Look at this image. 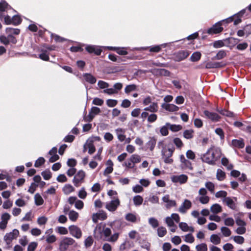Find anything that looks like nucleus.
<instances>
[{
    "label": "nucleus",
    "instance_id": "nucleus-42",
    "mask_svg": "<svg viewBox=\"0 0 251 251\" xmlns=\"http://www.w3.org/2000/svg\"><path fill=\"white\" fill-rule=\"evenodd\" d=\"M214 48H220L224 46H226V45L223 42L222 40H218L215 41L213 43H211Z\"/></svg>",
    "mask_w": 251,
    "mask_h": 251
},
{
    "label": "nucleus",
    "instance_id": "nucleus-25",
    "mask_svg": "<svg viewBox=\"0 0 251 251\" xmlns=\"http://www.w3.org/2000/svg\"><path fill=\"white\" fill-rule=\"evenodd\" d=\"M201 53L199 51H194L191 55L189 60L195 62L198 61L201 58Z\"/></svg>",
    "mask_w": 251,
    "mask_h": 251
},
{
    "label": "nucleus",
    "instance_id": "nucleus-24",
    "mask_svg": "<svg viewBox=\"0 0 251 251\" xmlns=\"http://www.w3.org/2000/svg\"><path fill=\"white\" fill-rule=\"evenodd\" d=\"M179 228L184 232L190 231L191 232L194 231V228L192 226H189L187 223L184 222H181L179 224Z\"/></svg>",
    "mask_w": 251,
    "mask_h": 251
},
{
    "label": "nucleus",
    "instance_id": "nucleus-34",
    "mask_svg": "<svg viewBox=\"0 0 251 251\" xmlns=\"http://www.w3.org/2000/svg\"><path fill=\"white\" fill-rule=\"evenodd\" d=\"M226 55V53L225 50H220L216 54L212 57V59L220 60L224 58Z\"/></svg>",
    "mask_w": 251,
    "mask_h": 251
},
{
    "label": "nucleus",
    "instance_id": "nucleus-11",
    "mask_svg": "<svg viewBox=\"0 0 251 251\" xmlns=\"http://www.w3.org/2000/svg\"><path fill=\"white\" fill-rule=\"evenodd\" d=\"M19 230L14 229L12 232L6 233L4 237V240L6 242L7 245H9L12 240L16 239L19 235Z\"/></svg>",
    "mask_w": 251,
    "mask_h": 251
},
{
    "label": "nucleus",
    "instance_id": "nucleus-5",
    "mask_svg": "<svg viewBox=\"0 0 251 251\" xmlns=\"http://www.w3.org/2000/svg\"><path fill=\"white\" fill-rule=\"evenodd\" d=\"M75 240L71 238L64 237L59 243V250L60 251H66L69 246L73 245L75 243Z\"/></svg>",
    "mask_w": 251,
    "mask_h": 251
},
{
    "label": "nucleus",
    "instance_id": "nucleus-17",
    "mask_svg": "<svg viewBox=\"0 0 251 251\" xmlns=\"http://www.w3.org/2000/svg\"><path fill=\"white\" fill-rule=\"evenodd\" d=\"M226 64H201L197 68L199 69H214L225 67Z\"/></svg>",
    "mask_w": 251,
    "mask_h": 251
},
{
    "label": "nucleus",
    "instance_id": "nucleus-55",
    "mask_svg": "<svg viewBox=\"0 0 251 251\" xmlns=\"http://www.w3.org/2000/svg\"><path fill=\"white\" fill-rule=\"evenodd\" d=\"M197 251H207V247L206 244L201 243L196 247Z\"/></svg>",
    "mask_w": 251,
    "mask_h": 251
},
{
    "label": "nucleus",
    "instance_id": "nucleus-51",
    "mask_svg": "<svg viewBox=\"0 0 251 251\" xmlns=\"http://www.w3.org/2000/svg\"><path fill=\"white\" fill-rule=\"evenodd\" d=\"M8 6H9V4L5 0H1L0 1V11H5Z\"/></svg>",
    "mask_w": 251,
    "mask_h": 251
},
{
    "label": "nucleus",
    "instance_id": "nucleus-20",
    "mask_svg": "<svg viewBox=\"0 0 251 251\" xmlns=\"http://www.w3.org/2000/svg\"><path fill=\"white\" fill-rule=\"evenodd\" d=\"M180 160L181 162V165L183 168L189 169L191 170L193 169L191 162L186 159L184 155L182 154L180 156Z\"/></svg>",
    "mask_w": 251,
    "mask_h": 251
},
{
    "label": "nucleus",
    "instance_id": "nucleus-31",
    "mask_svg": "<svg viewBox=\"0 0 251 251\" xmlns=\"http://www.w3.org/2000/svg\"><path fill=\"white\" fill-rule=\"evenodd\" d=\"M83 77L85 80L89 83L94 84L96 82V78L90 74H84Z\"/></svg>",
    "mask_w": 251,
    "mask_h": 251
},
{
    "label": "nucleus",
    "instance_id": "nucleus-62",
    "mask_svg": "<svg viewBox=\"0 0 251 251\" xmlns=\"http://www.w3.org/2000/svg\"><path fill=\"white\" fill-rule=\"evenodd\" d=\"M149 224L151 225L153 228H155L158 226V222L157 220L154 218H151L149 220Z\"/></svg>",
    "mask_w": 251,
    "mask_h": 251
},
{
    "label": "nucleus",
    "instance_id": "nucleus-8",
    "mask_svg": "<svg viewBox=\"0 0 251 251\" xmlns=\"http://www.w3.org/2000/svg\"><path fill=\"white\" fill-rule=\"evenodd\" d=\"M85 173L82 170L79 171L75 175L73 182L75 187H79L84 182Z\"/></svg>",
    "mask_w": 251,
    "mask_h": 251
},
{
    "label": "nucleus",
    "instance_id": "nucleus-56",
    "mask_svg": "<svg viewBox=\"0 0 251 251\" xmlns=\"http://www.w3.org/2000/svg\"><path fill=\"white\" fill-rule=\"evenodd\" d=\"M0 42L5 46L8 45L9 44V41L8 36H5L4 35H0Z\"/></svg>",
    "mask_w": 251,
    "mask_h": 251
},
{
    "label": "nucleus",
    "instance_id": "nucleus-19",
    "mask_svg": "<svg viewBox=\"0 0 251 251\" xmlns=\"http://www.w3.org/2000/svg\"><path fill=\"white\" fill-rule=\"evenodd\" d=\"M187 179L188 176L185 175L174 176L171 177V180L173 182H179L181 184L185 183Z\"/></svg>",
    "mask_w": 251,
    "mask_h": 251
},
{
    "label": "nucleus",
    "instance_id": "nucleus-29",
    "mask_svg": "<svg viewBox=\"0 0 251 251\" xmlns=\"http://www.w3.org/2000/svg\"><path fill=\"white\" fill-rule=\"evenodd\" d=\"M156 139L154 137H150L149 141L147 143L146 146L150 151H152L155 146Z\"/></svg>",
    "mask_w": 251,
    "mask_h": 251
},
{
    "label": "nucleus",
    "instance_id": "nucleus-53",
    "mask_svg": "<svg viewBox=\"0 0 251 251\" xmlns=\"http://www.w3.org/2000/svg\"><path fill=\"white\" fill-rule=\"evenodd\" d=\"M94 242V240L92 236L88 237L84 241V245L86 248L91 247Z\"/></svg>",
    "mask_w": 251,
    "mask_h": 251
},
{
    "label": "nucleus",
    "instance_id": "nucleus-6",
    "mask_svg": "<svg viewBox=\"0 0 251 251\" xmlns=\"http://www.w3.org/2000/svg\"><path fill=\"white\" fill-rule=\"evenodd\" d=\"M190 54V52L187 50H179L175 52L172 58L175 62H180L187 58Z\"/></svg>",
    "mask_w": 251,
    "mask_h": 251
},
{
    "label": "nucleus",
    "instance_id": "nucleus-54",
    "mask_svg": "<svg viewBox=\"0 0 251 251\" xmlns=\"http://www.w3.org/2000/svg\"><path fill=\"white\" fill-rule=\"evenodd\" d=\"M69 50L71 52H82L83 51V49L80 46H72L70 48Z\"/></svg>",
    "mask_w": 251,
    "mask_h": 251
},
{
    "label": "nucleus",
    "instance_id": "nucleus-46",
    "mask_svg": "<svg viewBox=\"0 0 251 251\" xmlns=\"http://www.w3.org/2000/svg\"><path fill=\"white\" fill-rule=\"evenodd\" d=\"M68 215L69 219L72 221H75L78 217V213L74 210L69 211Z\"/></svg>",
    "mask_w": 251,
    "mask_h": 251
},
{
    "label": "nucleus",
    "instance_id": "nucleus-23",
    "mask_svg": "<svg viewBox=\"0 0 251 251\" xmlns=\"http://www.w3.org/2000/svg\"><path fill=\"white\" fill-rule=\"evenodd\" d=\"M11 18L12 25L15 26H17L20 25L22 22V19L21 18V15L17 14L13 15Z\"/></svg>",
    "mask_w": 251,
    "mask_h": 251
},
{
    "label": "nucleus",
    "instance_id": "nucleus-26",
    "mask_svg": "<svg viewBox=\"0 0 251 251\" xmlns=\"http://www.w3.org/2000/svg\"><path fill=\"white\" fill-rule=\"evenodd\" d=\"M162 107L164 108L166 110L172 112L177 111L179 109L178 106L173 104L164 103L162 105Z\"/></svg>",
    "mask_w": 251,
    "mask_h": 251
},
{
    "label": "nucleus",
    "instance_id": "nucleus-7",
    "mask_svg": "<svg viewBox=\"0 0 251 251\" xmlns=\"http://www.w3.org/2000/svg\"><path fill=\"white\" fill-rule=\"evenodd\" d=\"M140 71L144 73L151 72L153 75L156 76H169L170 75L169 71L162 68H154L149 70H141Z\"/></svg>",
    "mask_w": 251,
    "mask_h": 251
},
{
    "label": "nucleus",
    "instance_id": "nucleus-50",
    "mask_svg": "<svg viewBox=\"0 0 251 251\" xmlns=\"http://www.w3.org/2000/svg\"><path fill=\"white\" fill-rule=\"evenodd\" d=\"M130 161L133 164L139 163L141 161L140 156L138 154H133L130 157Z\"/></svg>",
    "mask_w": 251,
    "mask_h": 251
},
{
    "label": "nucleus",
    "instance_id": "nucleus-10",
    "mask_svg": "<svg viewBox=\"0 0 251 251\" xmlns=\"http://www.w3.org/2000/svg\"><path fill=\"white\" fill-rule=\"evenodd\" d=\"M251 34V24H246L245 25L242 26L241 29H239L237 32V35L239 37H243L246 35V37H248Z\"/></svg>",
    "mask_w": 251,
    "mask_h": 251
},
{
    "label": "nucleus",
    "instance_id": "nucleus-21",
    "mask_svg": "<svg viewBox=\"0 0 251 251\" xmlns=\"http://www.w3.org/2000/svg\"><path fill=\"white\" fill-rule=\"evenodd\" d=\"M165 57H167L166 54H163L162 55H159L157 57V59L156 60H152V59L150 60H143L142 61H135L133 63H161L160 62L162 61L163 60L165 59Z\"/></svg>",
    "mask_w": 251,
    "mask_h": 251
},
{
    "label": "nucleus",
    "instance_id": "nucleus-59",
    "mask_svg": "<svg viewBox=\"0 0 251 251\" xmlns=\"http://www.w3.org/2000/svg\"><path fill=\"white\" fill-rule=\"evenodd\" d=\"M232 238L236 243L239 244H243L245 241L244 237L241 236H235Z\"/></svg>",
    "mask_w": 251,
    "mask_h": 251
},
{
    "label": "nucleus",
    "instance_id": "nucleus-58",
    "mask_svg": "<svg viewBox=\"0 0 251 251\" xmlns=\"http://www.w3.org/2000/svg\"><path fill=\"white\" fill-rule=\"evenodd\" d=\"M87 195V193L85 191V188L84 187L81 188V189L78 192V196L80 199H84L86 198Z\"/></svg>",
    "mask_w": 251,
    "mask_h": 251
},
{
    "label": "nucleus",
    "instance_id": "nucleus-47",
    "mask_svg": "<svg viewBox=\"0 0 251 251\" xmlns=\"http://www.w3.org/2000/svg\"><path fill=\"white\" fill-rule=\"evenodd\" d=\"M226 174L222 170L218 169L217 171L216 177L220 181L224 180L225 178Z\"/></svg>",
    "mask_w": 251,
    "mask_h": 251
},
{
    "label": "nucleus",
    "instance_id": "nucleus-22",
    "mask_svg": "<svg viewBox=\"0 0 251 251\" xmlns=\"http://www.w3.org/2000/svg\"><path fill=\"white\" fill-rule=\"evenodd\" d=\"M204 114L207 118L214 122L218 121L220 118V117L218 114L214 112H211L207 110H205Z\"/></svg>",
    "mask_w": 251,
    "mask_h": 251
},
{
    "label": "nucleus",
    "instance_id": "nucleus-64",
    "mask_svg": "<svg viewBox=\"0 0 251 251\" xmlns=\"http://www.w3.org/2000/svg\"><path fill=\"white\" fill-rule=\"evenodd\" d=\"M37 243L33 242L30 243L27 247V251H34L37 247Z\"/></svg>",
    "mask_w": 251,
    "mask_h": 251
},
{
    "label": "nucleus",
    "instance_id": "nucleus-61",
    "mask_svg": "<svg viewBox=\"0 0 251 251\" xmlns=\"http://www.w3.org/2000/svg\"><path fill=\"white\" fill-rule=\"evenodd\" d=\"M248 43L244 42L237 45L236 49L239 50H244L248 47Z\"/></svg>",
    "mask_w": 251,
    "mask_h": 251
},
{
    "label": "nucleus",
    "instance_id": "nucleus-40",
    "mask_svg": "<svg viewBox=\"0 0 251 251\" xmlns=\"http://www.w3.org/2000/svg\"><path fill=\"white\" fill-rule=\"evenodd\" d=\"M210 241L215 245H218L221 243V238L217 234H212L210 238Z\"/></svg>",
    "mask_w": 251,
    "mask_h": 251
},
{
    "label": "nucleus",
    "instance_id": "nucleus-43",
    "mask_svg": "<svg viewBox=\"0 0 251 251\" xmlns=\"http://www.w3.org/2000/svg\"><path fill=\"white\" fill-rule=\"evenodd\" d=\"M134 204L136 206H139L142 204L143 201V198L139 195L136 196L133 198Z\"/></svg>",
    "mask_w": 251,
    "mask_h": 251
},
{
    "label": "nucleus",
    "instance_id": "nucleus-52",
    "mask_svg": "<svg viewBox=\"0 0 251 251\" xmlns=\"http://www.w3.org/2000/svg\"><path fill=\"white\" fill-rule=\"evenodd\" d=\"M41 175L45 180H49L51 177V173L49 170L42 172Z\"/></svg>",
    "mask_w": 251,
    "mask_h": 251
},
{
    "label": "nucleus",
    "instance_id": "nucleus-3",
    "mask_svg": "<svg viewBox=\"0 0 251 251\" xmlns=\"http://www.w3.org/2000/svg\"><path fill=\"white\" fill-rule=\"evenodd\" d=\"M82 45L85 46V51L90 55L100 56L102 52L103 47L101 46L84 44Z\"/></svg>",
    "mask_w": 251,
    "mask_h": 251
},
{
    "label": "nucleus",
    "instance_id": "nucleus-49",
    "mask_svg": "<svg viewBox=\"0 0 251 251\" xmlns=\"http://www.w3.org/2000/svg\"><path fill=\"white\" fill-rule=\"evenodd\" d=\"M223 235L225 237H228L231 234V230L227 227L223 226L221 228Z\"/></svg>",
    "mask_w": 251,
    "mask_h": 251
},
{
    "label": "nucleus",
    "instance_id": "nucleus-1",
    "mask_svg": "<svg viewBox=\"0 0 251 251\" xmlns=\"http://www.w3.org/2000/svg\"><path fill=\"white\" fill-rule=\"evenodd\" d=\"M221 150L219 148L212 147L201 156V159L203 162L213 165L221 157Z\"/></svg>",
    "mask_w": 251,
    "mask_h": 251
},
{
    "label": "nucleus",
    "instance_id": "nucleus-36",
    "mask_svg": "<svg viewBox=\"0 0 251 251\" xmlns=\"http://www.w3.org/2000/svg\"><path fill=\"white\" fill-rule=\"evenodd\" d=\"M125 219L126 221L132 223H135L137 221L136 215L131 213L127 214L125 216Z\"/></svg>",
    "mask_w": 251,
    "mask_h": 251
},
{
    "label": "nucleus",
    "instance_id": "nucleus-30",
    "mask_svg": "<svg viewBox=\"0 0 251 251\" xmlns=\"http://www.w3.org/2000/svg\"><path fill=\"white\" fill-rule=\"evenodd\" d=\"M232 145L234 147L238 148H243L245 144L242 139H240L239 140L237 139H233L232 140Z\"/></svg>",
    "mask_w": 251,
    "mask_h": 251
},
{
    "label": "nucleus",
    "instance_id": "nucleus-35",
    "mask_svg": "<svg viewBox=\"0 0 251 251\" xmlns=\"http://www.w3.org/2000/svg\"><path fill=\"white\" fill-rule=\"evenodd\" d=\"M166 126H169L170 129L173 132L178 131L182 129V126L179 125H171L169 123H167Z\"/></svg>",
    "mask_w": 251,
    "mask_h": 251
},
{
    "label": "nucleus",
    "instance_id": "nucleus-63",
    "mask_svg": "<svg viewBox=\"0 0 251 251\" xmlns=\"http://www.w3.org/2000/svg\"><path fill=\"white\" fill-rule=\"evenodd\" d=\"M194 236L190 233L187 234L185 236V241L187 243H192L194 242Z\"/></svg>",
    "mask_w": 251,
    "mask_h": 251
},
{
    "label": "nucleus",
    "instance_id": "nucleus-28",
    "mask_svg": "<svg viewBox=\"0 0 251 251\" xmlns=\"http://www.w3.org/2000/svg\"><path fill=\"white\" fill-rule=\"evenodd\" d=\"M223 202L226 203V204L231 209H235L236 208V205L233 199L230 197H226L224 199Z\"/></svg>",
    "mask_w": 251,
    "mask_h": 251
},
{
    "label": "nucleus",
    "instance_id": "nucleus-39",
    "mask_svg": "<svg viewBox=\"0 0 251 251\" xmlns=\"http://www.w3.org/2000/svg\"><path fill=\"white\" fill-rule=\"evenodd\" d=\"M74 191L75 188L70 184H66L63 188V191L66 195H68Z\"/></svg>",
    "mask_w": 251,
    "mask_h": 251
},
{
    "label": "nucleus",
    "instance_id": "nucleus-33",
    "mask_svg": "<svg viewBox=\"0 0 251 251\" xmlns=\"http://www.w3.org/2000/svg\"><path fill=\"white\" fill-rule=\"evenodd\" d=\"M194 131L193 129H187L184 131L183 136L186 139H191L194 137Z\"/></svg>",
    "mask_w": 251,
    "mask_h": 251
},
{
    "label": "nucleus",
    "instance_id": "nucleus-32",
    "mask_svg": "<svg viewBox=\"0 0 251 251\" xmlns=\"http://www.w3.org/2000/svg\"><path fill=\"white\" fill-rule=\"evenodd\" d=\"M39 57L42 60L45 61H48L49 60V53L47 50L42 49L41 50V53L39 54Z\"/></svg>",
    "mask_w": 251,
    "mask_h": 251
},
{
    "label": "nucleus",
    "instance_id": "nucleus-12",
    "mask_svg": "<svg viewBox=\"0 0 251 251\" xmlns=\"http://www.w3.org/2000/svg\"><path fill=\"white\" fill-rule=\"evenodd\" d=\"M69 230L70 234L77 239H79L82 236L81 229L76 226L72 225L70 226Z\"/></svg>",
    "mask_w": 251,
    "mask_h": 251
},
{
    "label": "nucleus",
    "instance_id": "nucleus-38",
    "mask_svg": "<svg viewBox=\"0 0 251 251\" xmlns=\"http://www.w3.org/2000/svg\"><path fill=\"white\" fill-rule=\"evenodd\" d=\"M144 110L151 112H155L158 110V105L156 102H153L150 106L146 107Z\"/></svg>",
    "mask_w": 251,
    "mask_h": 251
},
{
    "label": "nucleus",
    "instance_id": "nucleus-57",
    "mask_svg": "<svg viewBox=\"0 0 251 251\" xmlns=\"http://www.w3.org/2000/svg\"><path fill=\"white\" fill-rule=\"evenodd\" d=\"M165 222L169 227H176L173 220L171 217H167L165 219Z\"/></svg>",
    "mask_w": 251,
    "mask_h": 251
},
{
    "label": "nucleus",
    "instance_id": "nucleus-41",
    "mask_svg": "<svg viewBox=\"0 0 251 251\" xmlns=\"http://www.w3.org/2000/svg\"><path fill=\"white\" fill-rule=\"evenodd\" d=\"M157 232L159 237H163L167 234V229L164 226H159L157 229Z\"/></svg>",
    "mask_w": 251,
    "mask_h": 251
},
{
    "label": "nucleus",
    "instance_id": "nucleus-60",
    "mask_svg": "<svg viewBox=\"0 0 251 251\" xmlns=\"http://www.w3.org/2000/svg\"><path fill=\"white\" fill-rule=\"evenodd\" d=\"M46 242L49 244L55 242L56 240V237L54 235H49L46 237Z\"/></svg>",
    "mask_w": 251,
    "mask_h": 251
},
{
    "label": "nucleus",
    "instance_id": "nucleus-16",
    "mask_svg": "<svg viewBox=\"0 0 251 251\" xmlns=\"http://www.w3.org/2000/svg\"><path fill=\"white\" fill-rule=\"evenodd\" d=\"M149 49L151 52H159L160 51V47L159 45H152L149 47H142L140 48H134V50H146Z\"/></svg>",
    "mask_w": 251,
    "mask_h": 251
},
{
    "label": "nucleus",
    "instance_id": "nucleus-4",
    "mask_svg": "<svg viewBox=\"0 0 251 251\" xmlns=\"http://www.w3.org/2000/svg\"><path fill=\"white\" fill-rule=\"evenodd\" d=\"M175 151L174 148L167 149L166 148H163L162 150L161 153L162 158L164 159V161L166 164H172L173 162V159L171 158L173 153Z\"/></svg>",
    "mask_w": 251,
    "mask_h": 251
},
{
    "label": "nucleus",
    "instance_id": "nucleus-18",
    "mask_svg": "<svg viewBox=\"0 0 251 251\" xmlns=\"http://www.w3.org/2000/svg\"><path fill=\"white\" fill-rule=\"evenodd\" d=\"M129 50H131L129 47H116L115 52L119 55H125L132 53V52L129 51Z\"/></svg>",
    "mask_w": 251,
    "mask_h": 251
},
{
    "label": "nucleus",
    "instance_id": "nucleus-2",
    "mask_svg": "<svg viewBox=\"0 0 251 251\" xmlns=\"http://www.w3.org/2000/svg\"><path fill=\"white\" fill-rule=\"evenodd\" d=\"M123 56H118L117 62H126L128 60H140L144 59L145 54L142 52H132L131 54L122 55Z\"/></svg>",
    "mask_w": 251,
    "mask_h": 251
},
{
    "label": "nucleus",
    "instance_id": "nucleus-45",
    "mask_svg": "<svg viewBox=\"0 0 251 251\" xmlns=\"http://www.w3.org/2000/svg\"><path fill=\"white\" fill-rule=\"evenodd\" d=\"M221 162H222V164L224 166H226V167L227 169L228 170H231L233 167V166L232 164L229 163L228 160L226 158H225V157L223 158L221 160Z\"/></svg>",
    "mask_w": 251,
    "mask_h": 251
},
{
    "label": "nucleus",
    "instance_id": "nucleus-15",
    "mask_svg": "<svg viewBox=\"0 0 251 251\" xmlns=\"http://www.w3.org/2000/svg\"><path fill=\"white\" fill-rule=\"evenodd\" d=\"M224 28L222 26H218L215 23L206 30V33L209 35L217 34L222 32Z\"/></svg>",
    "mask_w": 251,
    "mask_h": 251
},
{
    "label": "nucleus",
    "instance_id": "nucleus-13",
    "mask_svg": "<svg viewBox=\"0 0 251 251\" xmlns=\"http://www.w3.org/2000/svg\"><path fill=\"white\" fill-rule=\"evenodd\" d=\"M107 214L103 210H100L99 212L93 213L92 216V221L94 223H97L99 219L104 220L107 218Z\"/></svg>",
    "mask_w": 251,
    "mask_h": 251
},
{
    "label": "nucleus",
    "instance_id": "nucleus-14",
    "mask_svg": "<svg viewBox=\"0 0 251 251\" xmlns=\"http://www.w3.org/2000/svg\"><path fill=\"white\" fill-rule=\"evenodd\" d=\"M191 207L192 202L191 201L185 199L178 208V211L182 214H185Z\"/></svg>",
    "mask_w": 251,
    "mask_h": 251
},
{
    "label": "nucleus",
    "instance_id": "nucleus-44",
    "mask_svg": "<svg viewBox=\"0 0 251 251\" xmlns=\"http://www.w3.org/2000/svg\"><path fill=\"white\" fill-rule=\"evenodd\" d=\"M34 199H35V204L37 205H42L44 202V200L41 195L38 194L36 193L34 196Z\"/></svg>",
    "mask_w": 251,
    "mask_h": 251
},
{
    "label": "nucleus",
    "instance_id": "nucleus-48",
    "mask_svg": "<svg viewBox=\"0 0 251 251\" xmlns=\"http://www.w3.org/2000/svg\"><path fill=\"white\" fill-rule=\"evenodd\" d=\"M173 143L178 149H181L184 146L182 141L179 138H175L173 139Z\"/></svg>",
    "mask_w": 251,
    "mask_h": 251
},
{
    "label": "nucleus",
    "instance_id": "nucleus-9",
    "mask_svg": "<svg viewBox=\"0 0 251 251\" xmlns=\"http://www.w3.org/2000/svg\"><path fill=\"white\" fill-rule=\"evenodd\" d=\"M120 204V201L118 198H115L110 202H107L105 208L108 211L113 212L115 211Z\"/></svg>",
    "mask_w": 251,
    "mask_h": 251
},
{
    "label": "nucleus",
    "instance_id": "nucleus-37",
    "mask_svg": "<svg viewBox=\"0 0 251 251\" xmlns=\"http://www.w3.org/2000/svg\"><path fill=\"white\" fill-rule=\"evenodd\" d=\"M210 210L214 214H217L221 212L222 210V207L217 203L213 204L210 207Z\"/></svg>",
    "mask_w": 251,
    "mask_h": 251
},
{
    "label": "nucleus",
    "instance_id": "nucleus-27",
    "mask_svg": "<svg viewBox=\"0 0 251 251\" xmlns=\"http://www.w3.org/2000/svg\"><path fill=\"white\" fill-rule=\"evenodd\" d=\"M54 36V40L56 43H62L64 41H68L71 42H74L72 40H68L64 37H61L57 34L50 33V37L52 38Z\"/></svg>",
    "mask_w": 251,
    "mask_h": 251
}]
</instances>
